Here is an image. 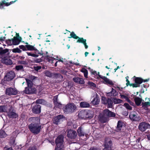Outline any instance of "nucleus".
Wrapping results in <instances>:
<instances>
[{"mask_svg":"<svg viewBox=\"0 0 150 150\" xmlns=\"http://www.w3.org/2000/svg\"><path fill=\"white\" fill-rule=\"evenodd\" d=\"M88 84L94 87H96V85L93 82L89 81L88 83Z\"/></svg>","mask_w":150,"mask_h":150,"instance_id":"nucleus-51","label":"nucleus"},{"mask_svg":"<svg viewBox=\"0 0 150 150\" xmlns=\"http://www.w3.org/2000/svg\"><path fill=\"white\" fill-rule=\"evenodd\" d=\"M70 36H71V37L75 39H77L79 38V37L76 35L74 32H72L71 33Z\"/></svg>","mask_w":150,"mask_h":150,"instance_id":"nucleus-42","label":"nucleus"},{"mask_svg":"<svg viewBox=\"0 0 150 150\" xmlns=\"http://www.w3.org/2000/svg\"><path fill=\"white\" fill-rule=\"evenodd\" d=\"M23 68V67L22 65L17 66L16 67V69L17 70H19L22 69Z\"/></svg>","mask_w":150,"mask_h":150,"instance_id":"nucleus-50","label":"nucleus"},{"mask_svg":"<svg viewBox=\"0 0 150 150\" xmlns=\"http://www.w3.org/2000/svg\"><path fill=\"white\" fill-rule=\"evenodd\" d=\"M138 128L140 131L144 132L147 129L150 128V125L145 122H141L139 125Z\"/></svg>","mask_w":150,"mask_h":150,"instance_id":"nucleus-4","label":"nucleus"},{"mask_svg":"<svg viewBox=\"0 0 150 150\" xmlns=\"http://www.w3.org/2000/svg\"><path fill=\"white\" fill-rule=\"evenodd\" d=\"M17 93V91L15 88L11 87L7 88L6 90V94L8 95H15Z\"/></svg>","mask_w":150,"mask_h":150,"instance_id":"nucleus-9","label":"nucleus"},{"mask_svg":"<svg viewBox=\"0 0 150 150\" xmlns=\"http://www.w3.org/2000/svg\"><path fill=\"white\" fill-rule=\"evenodd\" d=\"M124 105L128 110H132V107L127 103H125Z\"/></svg>","mask_w":150,"mask_h":150,"instance_id":"nucleus-38","label":"nucleus"},{"mask_svg":"<svg viewBox=\"0 0 150 150\" xmlns=\"http://www.w3.org/2000/svg\"><path fill=\"white\" fill-rule=\"evenodd\" d=\"M134 100L136 105L137 106L139 105L142 102V99L140 98L136 97L134 99Z\"/></svg>","mask_w":150,"mask_h":150,"instance_id":"nucleus-27","label":"nucleus"},{"mask_svg":"<svg viewBox=\"0 0 150 150\" xmlns=\"http://www.w3.org/2000/svg\"><path fill=\"white\" fill-rule=\"evenodd\" d=\"M102 103L104 104H107V100L108 99H107L106 98L104 97H103L102 98Z\"/></svg>","mask_w":150,"mask_h":150,"instance_id":"nucleus-45","label":"nucleus"},{"mask_svg":"<svg viewBox=\"0 0 150 150\" xmlns=\"http://www.w3.org/2000/svg\"><path fill=\"white\" fill-rule=\"evenodd\" d=\"M77 132L78 135L79 137L84 136L85 135V133L83 131L81 127H79L77 130Z\"/></svg>","mask_w":150,"mask_h":150,"instance_id":"nucleus-24","label":"nucleus"},{"mask_svg":"<svg viewBox=\"0 0 150 150\" xmlns=\"http://www.w3.org/2000/svg\"><path fill=\"white\" fill-rule=\"evenodd\" d=\"M8 50L7 49H3L2 48L0 47V56H3L9 54Z\"/></svg>","mask_w":150,"mask_h":150,"instance_id":"nucleus-17","label":"nucleus"},{"mask_svg":"<svg viewBox=\"0 0 150 150\" xmlns=\"http://www.w3.org/2000/svg\"><path fill=\"white\" fill-rule=\"evenodd\" d=\"M8 115L10 118H16L18 117V115L14 112L11 111L10 110L8 113Z\"/></svg>","mask_w":150,"mask_h":150,"instance_id":"nucleus-20","label":"nucleus"},{"mask_svg":"<svg viewBox=\"0 0 150 150\" xmlns=\"http://www.w3.org/2000/svg\"><path fill=\"white\" fill-rule=\"evenodd\" d=\"M90 105L89 103L85 102H81L80 104V106L81 108H88Z\"/></svg>","mask_w":150,"mask_h":150,"instance_id":"nucleus-25","label":"nucleus"},{"mask_svg":"<svg viewBox=\"0 0 150 150\" xmlns=\"http://www.w3.org/2000/svg\"><path fill=\"white\" fill-rule=\"evenodd\" d=\"M130 119L132 121H138L140 120V118L137 115L134 111L132 112L129 115Z\"/></svg>","mask_w":150,"mask_h":150,"instance_id":"nucleus-10","label":"nucleus"},{"mask_svg":"<svg viewBox=\"0 0 150 150\" xmlns=\"http://www.w3.org/2000/svg\"><path fill=\"white\" fill-rule=\"evenodd\" d=\"M15 75L14 72L10 71L6 73L4 78V80L5 81H10L14 78Z\"/></svg>","mask_w":150,"mask_h":150,"instance_id":"nucleus-6","label":"nucleus"},{"mask_svg":"<svg viewBox=\"0 0 150 150\" xmlns=\"http://www.w3.org/2000/svg\"><path fill=\"white\" fill-rule=\"evenodd\" d=\"M32 110L33 112L35 114H38L41 112V106L38 104H36L35 105H33Z\"/></svg>","mask_w":150,"mask_h":150,"instance_id":"nucleus-11","label":"nucleus"},{"mask_svg":"<svg viewBox=\"0 0 150 150\" xmlns=\"http://www.w3.org/2000/svg\"><path fill=\"white\" fill-rule=\"evenodd\" d=\"M63 117V115H60L54 117L53 120V123L56 125L58 124V123L62 120Z\"/></svg>","mask_w":150,"mask_h":150,"instance_id":"nucleus-12","label":"nucleus"},{"mask_svg":"<svg viewBox=\"0 0 150 150\" xmlns=\"http://www.w3.org/2000/svg\"><path fill=\"white\" fill-rule=\"evenodd\" d=\"M36 103L37 104H40L45 105L46 103V102L43 99H38L36 101Z\"/></svg>","mask_w":150,"mask_h":150,"instance_id":"nucleus-31","label":"nucleus"},{"mask_svg":"<svg viewBox=\"0 0 150 150\" xmlns=\"http://www.w3.org/2000/svg\"><path fill=\"white\" fill-rule=\"evenodd\" d=\"M103 150H111V147H108V148L105 147L104 148Z\"/></svg>","mask_w":150,"mask_h":150,"instance_id":"nucleus-57","label":"nucleus"},{"mask_svg":"<svg viewBox=\"0 0 150 150\" xmlns=\"http://www.w3.org/2000/svg\"><path fill=\"white\" fill-rule=\"evenodd\" d=\"M6 135L7 134L4 131H2L0 133V137L1 138L5 137Z\"/></svg>","mask_w":150,"mask_h":150,"instance_id":"nucleus-43","label":"nucleus"},{"mask_svg":"<svg viewBox=\"0 0 150 150\" xmlns=\"http://www.w3.org/2000/svg\"><path fill=\"white\" fill-rule=\"evenodd\" d=\"M122 125L123 123L121 121H118L117 127V132H119L121 130Z\"/></svg>","mask_w":150,"mask_h":150,"instance_id":"nucleus-28","label":"nucleus"},{"mask_svg":"<svg viewBox=\"0 0 150 150\" xmlns=\"http://www.w3.org/2000/svg\"><path fill=\"white\" fill-rule=\"evenodd\" d=\"M99 77L103 79L107 83L112 85L113 84L112 82L110 80L108 79L106 77L101 75H99Z\"/></svg>","mask_w":150,"mask_h":150,"instance_id":"nucleus-21","label":"nucleus"},{"mask_svg":"<svg viewBox=\"0 0 150 150\" xmlns=\"http://www.w3.org/2000/svg\"><path fill=\"white\" fill-rule=\"evenodd\" d=\"M6 43L9 45H13L12 39L11 40L8 39L6 41Z\"/></svg>","mask_w":150,"mask_h":150,"instance_id":"nucleus-44","label":"nucleus"},{"mask_svg":"<svg viewBox=\"0 0 150 150\" xmlns=\"http://www.w3.org/2000/svg\"><path fill=\"white\" fill-rule=\"evenodd\" d=\"M113 101L115 104H118L122 103V100L119 99H114Z\"/></svg>","mask_w":150,"mask_h":150,"instance_id":"nucleus-41","label":"nucleus"},{"mask_svg":"<svg viewBox=\"0 0 150 150\" xmlns=\"http://www.w3.org/2000/svg\"><path fill=\"white\" fill-rule=\"evenodd\" d=\"M100 101V99L98 97H96L93 99L92 101V103L93 105H97L99 104Z\"/></svg>","mask_w":150,"mask_h":150,"instance_id":"nucleus-26","label":"nucleus"},{"mask_svg":"<svg viewBox=\"0 0 150 150\" xmlns=\"http://www.w3.org/2000/svg\"><path fill=\"white\" fill-rule=\"evenodd\" d=\"M27 150H36V148L34 147L30 148Z\"/></svg>","mask_w":150,"mask_h":150,"instance_id":"nucleus-55","label":"nucleus"},{"mask_svg":"<svg viewBox=\"0 0 150 150\" xmlns=\"http://www.w3.org/2000/svg\"><path fill=\"white\" fill-rule=\"evenodd\" d=\"M103 115L100 120L101 122L103 123L107 122L109 117H115V113L107 109L103 110Z\"/></svg>","mask_w":150,"mask_h":150,"instance_id":"nucleus-2","label":"nucleus"},{"mask_svg":"<svg viewBox=\"0 0 150 150\" xmlns=\"http://www.w3.org/2000/svg\"><path fill=\"white\" fill-rule=\"evenodd\" d=\"M15 1H11L10 2V4H8V3H7L6 4V6H9V5H10V4H12L14 2H15Z\"/></svg>","mask_w":150,"mask_h":150,"instance_id":"nucleus-56","label":"nucleus"},{"mask_svg":"<svg viewBox=\"0 0 150 150\" xmlns=\"http://www.w3.org/2000/svg\"><path fill=\"white\" fill-rule=\"evenodd\" d=\"M5 38L4 37H1L0 38V40L1 41H4L5 40Z\"/></svg>","mask_w":150,"mask_h":150,"instance_id":"nucleus-61","label":"nucleus"},{"mask_svg":"<svg viewBox=\"0 0 150 150\" xmlns=\"http://www.w3.org/2000/svg\"><path fill=\"white\" fill-rule=\"evenodd\" d=\"M89 150H100V149L95 147H93L90 148Z\"/></svg>","mask_w":150,"mask_h":150,"instance_id":"nucleus-54","label":"nucleus"},{"mask_svg":"<svg viewBox=\"0 0 150 150\" xmlns=\"http://www.w3.org/2000/svg\"><path fill=\"white\" fill-rule=\"evenodd\" d=\"M55 143L57 147L62 149L63 147V137L62 135H59L55 140Z\"/></svg>","mask_w":150,"mask_h":150,"instance_id":"nucleus-5","label":"nucleus"},{"mask_svg":"<svg viewBox=\"0 0 150 150\" xmlns=\"http://www.w3.org/2000/svg\"><path fill=\"white\" fill-rule=\"evenodd\" d=\"M83 44L84 45L85 48L86 49H87L88 48V45H87L86 42L84 43Z\"/></svg>","mask_w":150,"mask_h":150,"instance_id":"nucleus-58","label":"nucleus"},{"mask_svg":"<svg viewBox=\"0 0 150 150\" xmlns=\"http://www.w3.org/2000/svg\"><path fill=\"white\" fill-rule=\"evenodd\" d=\"M45 75L46 76L49 77H52L54 74H52L50 73V71H46L45 72Z\"/></svg>","mask_w":150,"mask_h":150,"instance_id":"nucleus-40","label":"nucleus"},{"mask_svg":"<svg viewBox=\"0 0 150 150\" xmlns=\"http://www.w3.org/2000/svg\"><path fill=\"white\" fill-rule=\"evenodd\" d=\"M2 62L7 65H11L12 64L11 60L8 58L7 57H4L1 60Z\"/></svg>","mask_w":150,"mask_h":150,"instance_id":"nucleus-13","label":"nucleus"},{"mask_svg":"<svg viewBox=\"0 0 150 150\" xmlns=\"http://www.w3.org/2000/svg\"><path fill=\"white\" fill-rule=\"evenodd\" d=\"M141 140V138L139 137L136 140V142L139 143Z\"/></svg>","mask_w":150,"mask_h":150,"instance_id":"nucleus-60","label":"nucleus"},{"mask_svg":"<svg viewBox=\"0 0 150 150\" xmlns=\"http://www.w3.org/2000/svg\"><path fill=\"white\" fill-rule=\"evenodd\" d=\"M27 84L28 87L33 86V83L32 81L28 79H25Z\"/></svg>","mask_w":150,"mask_h":150,"instance_id":"nucleus-35","label":"nucleus"},{"mask_svg":"<svg viewBox=\"0 0 150 150\" xmlns=\"http://www.w3.org/2000/svg\"><path fill=\"white\" fill-rule=\"evenodd\" d=\"M147 138L148 140H150V134L147 135Z\"/></svg>","mask_w":150,"mask_h":150,"instance_id":"nucleus-63","label":"nucleus"},{"mask_svg":"<svg viewBox=\"0 0 150 150\" xmlns=\"http://www.w3.org/2000/svg\"><path fill=\"white\" fill-rule=\"evenodd\" d=\"M25 44H26V47L27 50L29 51H38L37 48L35 47L34 46L29 45L28 43L27 42H26Z\"/></svg>","mask_w":150,"mask_h":150,"instance_id":"nucleus-18","label":"nucleus"},{"mask_svg":"<svg viewBox=\"0 0 150 150\" xmlns=\"http://www.w3.org/2000/svg\"><path fill=\"white\" fill-rule=\"evenodd\" d=\"M79 39L77 41V42L82 43L83 44L86 41V40L83 39V38H80L79 37Z\"/></svg>","mask_w":150,"mask_h":150,"instance_id":"nucleus-36","label":"nucleus"},{"mask_svg":"<svg viewBox=\"0 0 150 150\" xmlns=\"http://www.w3.org/2000/svg\"><path fill=\"white\" fill-rule=\"evenodd\" d=\"M12 52L14 53H19L21 52L22 51L19 48H14L12 50Z\"/></svg>","mask_w":150,"mask_h":150,"instance_id":"nucleus-39","label":"nucleus"},{"mask_svg":"<svg viewBox=\"0 0 150 150\" xmlns=\"http://www.w3.org/2000/svg\"><path fill=\"white\" fill-rule=\"evenodd\" d=\"M67 136L70 139H75L77 136V133L75 131L70 129H68Z\"/></svg>","mask_w":150,"mask_h":150,"instance_id":"nucleus-7","label":"nucleus"},{"mask_svg":"<svg viewBox=\"0 0 150 150\" xmlns=\"http://www.w3.org/2000/svg\"><path fill=\"white\" fill-rule=\"evenodd\" d=\"M53 102L55 107L59 108L62 107V104L57 102V96H56L54 97L53 98Z\"/></svg>","mask_w":150,"mask_h":150,"instance_id":"nucleus-16","label":"nucleus"},{"mask_svg":"<svg viewBox=\"0 0 150 150\" xmlns=\"http://www.w3.org/2000/svg\"><path fill=\"white\" fill-rule=\"evenodd\" d=\"M86 119H91L93 117L94 113L93 111L90 110H86Z\"/></svg>","mask_w":150,"mask_h":150,"instance_id":"nucleus-14","label":"nucleus"},{"mask_svg":"<svg viewBox=\"0 0 150 150\" xmlns=\"http://www.w3.org/2000/svg\"><path fill=\"white\" fill-rule=\"evenodd\" d=\"M28 121L32 122L28 126L30 131L34 134H37L39 133L42 128L40 118L38 117H31L29 119Z\"/></svg>","mask_w":150,"mask_h":150,"instance_id":"nucleus-1","label":"nucleus"},{"mask_svg":"<svg viewBox=\"0 0 150 150\" xmlns=\"http://www.w3.org/2000/svg\"><path fill=\"white\" fill-rule=\"evenodd\" d=\"M73 80L76 83L80 84H83L85 83L84 81L82 78L76 77L73 78Z\"/></svg>","mask_w":150,"mask_h":150,"instance_id":"nucleus-15","label":"nucleus"},{"mask_svg":"<svg viewBox=\"0 0 150 150\" xmlns=\"http://www.w3.org/2000/svg\"><path fill=\"white\" fill-rule=\"evenodd\" d=\"M127 102H128L132 106H134V103L129 99Z\"/></svg>","mask_w":150,"mask_h":150,"instance_id":"nucleus-52","label":"nucleus"},{"mask_svg":"<svg viewBox=\"0 0 150 150\" xmlns=\"http://www.w3.org/2000/svg\"><path fill=\"white\" fill-rule=\"evenodd\" d=\"M107 104L108 105V108H111L112 106V100L110 98H108Z\"/></svg>","mask_w":150,"mask_h":150,"instance_id":"nucleus-34","label":"nucleus"},{"mask_svg":"<svg viewBox=\"0 0 150 150\" xmlns=\"http://www.w3.org/2000/svg\"><path fill=\"white\" fill-rule=\"evenodd\" d=\"M130 86H132L134 87H137L139 86V85L137 83H136L132 84V85L130 84Z\"/></svg>","mask_w":150,"mask_h":150,"instance_id":"nucleus-53","label":"nucleus"},{"mask_svg":"<svg viewBox=\"0 0 150 150\" xmlns=\"http://www.w3.org/2000/svg\"><path fill=\"white\" fill-rule=\"evenodd\" d=\"M91 72L92 74H93L95 76H96L97 75H98L99 76V75H100L99 74V72H97L96 71H94L93 69H91Z\"/></svg>","mask_w":150,"mask_h":150,"instance_id":"nucleus-47","label":"nucleus"},{"mask_svg":"<svg viewBox=\"0 0 150 150\" xmlns=\"http://www.w3.org/2000/svg\"><path fill=\"white\" fill-rule=\"evenodd\" d=\"M81 71L83 73L84 76L86 78H88V71L86 69L83 68L81 69Z\"/></svg>","mask_w":150,"mask_h":150,"instance_id":"nucleus-32","label":"nucleus"},{"mask_svg":"<svg viewBox=\"0 0 150 150\" xmlns=\"http://www.w3.org/2000/svg\"><path fill=\"white\" fill-rule=\"evenodd\" d=\"M120 96L122 98H124L127 101L129 99V98L127 96H125L124 95L121 94L120 95Z\"/></svg>","mask_w":150,"mask_h":150,"instance_id":"nucleus-49","label":"nucleus"},{"mask_svg":"<svg viewBox=\"0 0 150 150\" xmlns=\"http://www.w3.org/2000/svg\"><path fill=\"white\" fill-rule=\"evenodd\" d=\"M88 54V53L87 52H86L85 53V57H86Z\"/></svg>","mask_w":150,"mask_h":150,"instance_id":"nucleus-64","label":"nucleus"},{"mask_svg":"<svg viewBox=\"0 0 150 150\" xmlns=\"http://www.w3.org/2000/svg\"><path fill=\"white\" fill-rule=\"evenodd\" d=\"M126 81L127 82L126 83V85L128 86L129 84V82L127 79H126Z\"/></svg>","mask_w":150,"mask_h":150,"instance_id":"nucleus-59","label":"nucleus"},{"mask_svg":"<svg viewBox=\"0 0 150 150\" xmlns=\"http://www.w3.org/2000/svg\"><path fill=\"white\" fill-rule=\"evenodd\" d=\"M27 53L28 56H31L33 57H38V55L32 53L30 52H27Z\"/></svg>","mask_w":150,"mask_h":150,"instance_id":"nucleus-48","label":"nucleus"},{"mask_svg":"<svg viewBox=\"0 0 150 150\" xmlns=\"http://www.w3.org/2000/svg\"><path fill=\"white\" fill-rule=\"evenodd\" d=\"M107 95L109 96H116L117 95L116 91L113 88H112L111 92L107 93Z\"/></svg>","mask_w":150,"mask_h":150,"instance_id":"nucleus-23","label":"nucleus"},{"mask_svg":"<svg viewBox=\"0 0 150 150\" xmlns=\"http://www.w3.org/2000/svg\"><path fill=\"white\" fill-rule=\"evenodd\" d=\"M142 105L143 107L145 108L148 105H150V102H143L142 103Z\"/></svg>","mask_w":150,"mask_h":150,"instance_id":"nucleus-37","label":"nucleus"},{"mask_svg":"<svg viewBox=\"0 0 150 150\" xmlns=\"http://www.w3.org/2000/svg\"><path fill=\"white\" fill-rule=\"evenodd\" d=\"M19 47L23 50L25 51L27 50L26 47V45L25 46L23 45H21L19 46Z\"/></svg>","mask_w":150,"mask_h":150,"instance_id":"nucleus-46","label":"nucleus"},{"mask_svg":"<svg viewBox=\"0 0 150 150\" xmlns=\"http://www.w3.org/2000/svg\"><path fill=\"white\" fill-rule=\"evenodd\" d=\"M76 108V106L73 103L67 105L63 109L64 113L66 114L71 113L74 112Z\"/></svg>","mask_w":150,"mask_h":150,"instance_id":"nucleus-3","label":"nucleus"},{"mask_svg":"<svg viewBox=\"0 0 150 150\" xmlns=\"http://www.w3.org/2000/svg\"><path fill=\"white\" fill-rule=\"evenodd\" d=\"M36 91V89L33 86L27 87L25 88L24 92L27 94L35 93Z\"/></svg>","mask_w":150,"mask_h":150,"instance_id":"nucleus-8","label":"nucleus"},{"mask_svg":"<svg viewBox=\"0 0 150 150\" xmlns=\"http://www.w3.org/2000/svg\"><path fill=\"white\" fill-rule=\"evenodd\" d=\"M136 83L138 84L139 85L141 84L143 82L142 80L139 78H137L135 80Z\"/></svg>","mask_w":150,"mask_h":150,"instance_id":"nucleus-33","label":"nucleus"},{"mask_svg":"<svg viewBox=\"0 0 150 150\" xmlns=\"http://www.w3.org/2000/svg\"><path fill=\"white\" fill-rule=\"evenodd\" d=\"M86 110H81L79 112L78 117L80 118L86 119Z\"/></svg>","mask_w":150,"mask_h":150,"instance_id":"nucleus-19","label":"nucleus"},{"mask_svg":"<svg viewBox=\"0 0 150 150\" xmlns=\"http://www.w3.org/2000/svg\"><path fill=\"white\" fill-rule=\"evenodd\" d=\"M62 149L57 147L55 148V150H61Z\"/></svg>","mask_w":150,"mask_h":150,"instance_id":"nucleus-62","label":"nucleus"},{"mask_svg":"<svg viewBox=\"0 0 150 150\" xmlns=\"http://www.w3.org/2000/svg\"><path fill=\"white\" fill-rule=\"evenodd\" d=\"M7 110V107L6 105H0V112H6Z\"/></svg>","mask_w":150,"mask_h":150,"instance_id":"nucleus-29","label":"nucleus"},{"mask_svg":"<svg viewBox=\"0 0 150 150\" xmlns=\"http://www.w3.org/2000/svg\"><path fill=\"white\" fill-rule=\"evenodd\" d=\"M13 40V45H18L20 43V41L17 38L14 37Z\"/></svg>","mask_w":150,"mask_h":150,"instance_id":"nucleus-30","label":"nucleus"},{"mask_svg":"<svg viewBox=\"0 0 150 150\" xmlns=\"http://www.w3.org/2000/svg\"><path fill=\"white\" fill-rule=\"evenodd\" d=\"M112 145V141L108 139H106L105 142V147L108 148L111 147Z\"/></svg>","mask_w":150,"mask_h":150,"instance_id":"nucleus-22","label":"nucleus"}]
</instances>
